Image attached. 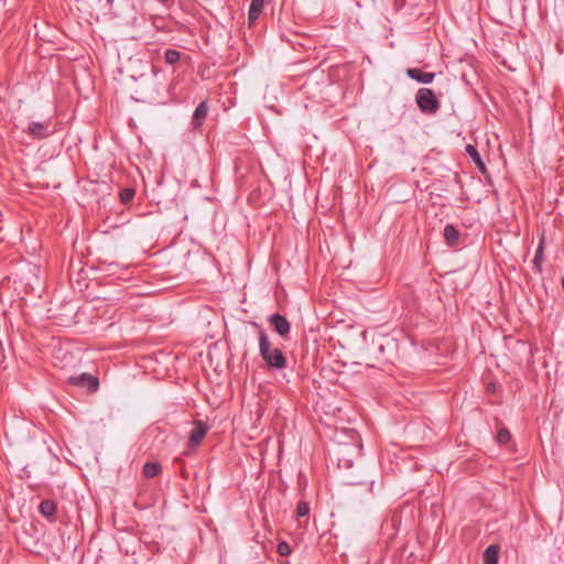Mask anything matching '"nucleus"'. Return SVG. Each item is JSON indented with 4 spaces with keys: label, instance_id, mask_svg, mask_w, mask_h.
<instances>
[{
    "label": "nucleus",
    "instance_id": "obj_1",
    "mask_svg": "<svg viewBox=\"0 0 564 564\" xmlns=\"http://www.w3.org/2000/svg\"><path fill=\"white\" fill-rule=\"evenodd\" d=\"M159 72L160 69L152 65L150 75L142 74L140 76L133 89L135 100L141 102H153L158 100L161 87L156 78Z\"/></svg>",
    "mask_w": 564,
    "mask_h": 564
},
{
    "label": "nucleus",
    "instance_id": "obj_2",
    "mask_svg": "<svg viewBox=\"0 0 564 564\" xmlns=\"http://www.w3.org/2000/svg\"><path fill=\"white\" fill-rule=\"evenodd\" d=\"M253 325L258 328L259 352L262 359L270 368L284 369L286 367V358L282 350L278 347H272L268 334L260 325L257 323Z\"/></svg>",
    "mask_w": 564,
    "mask_h": 564
},
{
    "label": "nucleus",
    "instance_id": "obj_3",
    "mask_svg": "<svg viewBox=\"0 0 564 564\" xmlns=\"http://www.w3.org/2000/svg\"><path fill=\"white\" fill-rule=\"evenodd\" d=\"M419 109L427 115L436 113L441 107L434 91L430 88H420L415 96Z\"/></svg>",
    "mask_w": 564,
    "mask_h": 564
},
{
    "label": "nucleus",
    "instance_id": "obj_4",
    "mask_svg": "<svg viewBox=\"0 0 564 564\" xmlns=\"http://www.w3.org/2000/svg\"><path fill=\"white\" fill-rule=\"evenodd\" d=\"M68 381L73 386L85 388L88 392H96L99 387L98 378L87 372L72 376Z\"/></svg>",
    "mask_w": 564,
    "mask_h": 564
},
{
    "label": "nucleus",
    "instance_id": "obj_5",
    "mask_svg": "<svg viewBox=\"0 0 564 564\" xmlns=\"http://www.w3.org/2000/svg\"><path fill=\"white\" fill-rule=\"evenodd\" d=\"M54 129L52 127L51 121L44 122H31L26 129V133L31 135L33 139H44L48 135L53 134Z\"/></svg>",
    "mask_w": 564,
    "mask_h": 564
},
{
    "label": "nucleus",
    "instance_id": "obj_6",
    "mask_svg": "<svg viewBox=\"0 0 564 564\" xmlns=\"http://www.w3.org/2000/svg\"><path fill=\"white\" fill-rule=\"evenodd\" d=\"M268 322L270 326L279 334L282 338H286L291 330L290 322L281 314L275 313L269 316Z\"/></svg>",
    "mask_w": 564,
    "mask_h": 564
},
{
    "label": "nucleus",
    "instance_id": "obj_7",
    "mask_svg": "<svg viewBox=\"0 0 564 564\" xmlns=\"http://www.w3.org/2000/svg\"><path fill=\"white\" fill-rule=\"evenodd\" d=\"M208 430H209V426L205 422H203L200 420L195 421L194 427L189 434V445L192 447H197L203 442Z\"/></svg>",
    "mask_w": 564,
    "mask_h": 564
},
{
    "label": "nucleus",
    "instance_id": "obj_8",
    "mask_svg": "<svg viewBox=\"0 0 564 564\" xmlns=\"http://www.w3.org/2000/svg\"><path fill=\"white\" fill-rule=\"evenodd\" d=\"M406 75L421 84H430L435 78V73L423 72L420 68H408Z\"/></svg>",
    "mask_w": 564,
    "mask_h": 564
},
{
    "label": "nucleus",
    "instance_id": "obj_9",
    "mask_svg": "<svg viewBox=\"0 0 564 564\" xmlns=\"http://www.w3.org/2000/svg\"><path fill=\"white\" fill-rule=\"evenodd\" d=\"M207 113H208V106H207V102L206 101H202L197 107L196 109L194 110V113H193V127L195 129H198L202 127L205 118L207 117Z\"/></svg>",
    "mask_w": 564,
    "mask_h": 564
},
{
    "label": "nucleus",
    "instance_id": "obj_10",
    "mask_svg": "<svg viewBox=\"0 0 564 564\" xmlns=\"http://www.w3.org/2000/svg\"><path fill=\"white\" fill-rule=\"evenodd\" d=\"M267 0H251L248 13V22L251 26L260 17Z\"/></svg>",
    "mask_w": 564,
    "mask_h": 564
},
{
    "label": "nucleus",
    "instance_id": "obj_11",
    "mask_svg": "<svg viewBox=\"0 0 564 564\" xmlns=\"http://www.w3.org/2000/svg\"><path fill=\"white\" fill-rule=\"evenodd\" d=\"M57 506L53 500H43L39 506V512L48 520H53Z\"/></svg>",
    "mask_w": 564,
    "mask_h": 564
},
{
    "label": "nucleus",
    "instance_id": "obj_12",
    "mask_svg": "<svg viewBox=\"0 0 564 564\" xmlns=\"http://www.w3.org/2000/svg\"><path fill=\"white\" fill-rule=\"evenodd\" d=\"M446 243L451 247L455 246L459 239V232L453 225H446L443 232Z\"/></svg>",
    "mask_w": 564,
    "mask_h": 564
},
{
    "label": "nucleus",
    "instance_id": "obj_13",
    "mask_svg": "<svg viewBox=\"0 0 564 564\" xmlns=\"http://www.w3.org/2000/svg\"><path fill=\"white\" fill-rule=\"evenodd\" d=\"M465 150H466V153L471 158L473 162L476 164L478 170L480 172H485V170H486L485 163L482 162L481 156H480L478 150L476 149V147L473 144H467Z\"/></svg>",
    "mask_w": 564,
    "mask_h": 564
},
{
    "label": "nucleus",
    "instance_id": "obj_14",
    "mask_svg": "<svg viewBox=\"0 0 564 564\" xmlns=\"http://www.w3.org/2000/svg\"><path fill=\"white\" fill-rule=\"evenodd\" d=\"M499 547L496 545H489L482 556L484 564H498Z\"/></svg>",
    "mask_w": 564,
    "mask_h": 564
},
{
    "label": "nucleus",
    "instance_id": "obj_15",
    "mask_svg": "<svg viewBox=\"0 0 564 564\" xmlns=\"http://www.w3.org/2000/svg\"><path fill=\"white\" fill-rule=\"evenodd\" d=\"M162 466L160 463L156 462H149L143 465V475L147 478H153L161 474Z\"/></svg>",
    "mask_w": 564,
    "mask_h": 564
},
{
    "label": "nucleus",
    "instance_id": "obj_16",
    "mask_svg": "<svg viewBox=\"0 0 564 564\" xmlns=\"http://www.w3.org/2000/svg\"><path fill=\"white\" fill-rule=\"evenodd\" d=\"M165 63L174 65L181 59V53L176 50L169 48L164 53Z\"/></svg>",
    "mask_w": 564,
    "mask_h": 564
},
{
    "label": "nucleus",
    "instance_id": "obj_17",
    "mask_svg": "<svg viewBox=\"0 0 564 564\" xmlns=\"http://www.w3.org/2000/svg\"><path fill=\"white\" fill-rule=\"evenodd\" d=\"M135 191L133 188H123L120 192V200L122 204H128L133 199Z\"/></svg>",
    "mask_w": 564,
    "mask_h": 564
},
{
    "label": "nucleus",
    "instance_id": "obj_18",
    "mask_svg": "<svg viewBox=\"0 0 564 564\" xmlns=\"http://www.w3.org/2000/svg\"><path fill=\"white\" fill-rule=\"evenodd\" d=\"M510 438H511V435H510V432H509V430L507 427H501L498 431L497 442L500 445H505V444L509 443Z\"/></svg>",
    "mask_w": 564,
    "mask_h": 564
},
{
    "label": "nucleus",
    "instance_id": "obj_19",
    "mask_svg": "<svg viewBox=\"0 0 564 564\" xmlns=\"http://www.w3.org/2000/svg\"><path fill=\"white\" fill-rule=\"evenodd\" d=\"M310 513V505L306 501H300L296 506V516L299 518H303L308 516Z\"/></svg>",
    "mask_w": 564,
    "mask_h": 564
},
{
    "label": "nucleus",
    "instance_id": "obj_20",
    "mask_svg": "<svg viewBox=\"0 0 564 564\" xmlns=\"http://www.w3.org/2000/svg\"><path fill=\"white\" fill-rule=\"evenodd\" d=\"M542 259H543V240L540 242V245L535 251L534 259H533V263L538 268V270H541Z\"/></svg>",
    "mask_w": 564,
    "mask_h": 564
},
{
    "label": "nucleus",
    "instance_id": "obj_21",
    "mask_svg": "<svg viewBox=\"0 0 564 564\" xmlns=\"http://www.w3.org/2000/svg\"><path fill=\"white\" fill-rule=\"evenodd\" d=\"M278 552L281 556H288L291 553V546L286 542H280L278 544Z\"/></svg>",
    "mask_w": 564,
    "mask_h": 564
},
{
    "label": "nucleus",
    "instance_id": "obj_22",
    "mask_svg": "<svg viewBox=\"0 0 564 564\" xmlns=\"http://www.w3.org/2000/svg\"><path fill=\"white\" fill-rule=\"evenodd\" d=\"M107 3L111 6L113 3V0H107Z\"/></svg>",
    "mask_w": 564,
    "mask_h": 564
},
{
    "label": "nucleus",
    "instance_id": "obj_23",
    "mask_svg": "<svg viewBox=\"0 0 564 564\" xmlns=\"http://www.w3.org/2000/svg\"><path fill=\"white\" fill-rule=\"evenodd\" d=\"M561 283H562V288H563V291H564V278L562 279Z\"/></svg>",
    "mask_w": 564,
    "mask_h": 564
},
{
    "label": "nucleus",
    "instance_id": "obj_24",
    "mask_svg": "<svg viewBox=\"0 0 564 564\" xmlns=\"http://www.w3.org/2000/svg\"><path fill=\"white\" fill-rule=\"evenodd\" d=\"M379 349H380L381 351H383V345H380V346H379Z\"/></svg>",
    "mask_w": 564,
    "mask_h": 564
},
{
    "label": "nucleus",
    "instance_id": "obj_25",
    "mask_svg": "<svg viewBox=\"0 0 564 564\" xmlns=\"http://www.w3.org/2000/svg\"><path fill=\"white\" fill-rule=\"evenodd\" d=\"M351 465L349 464V460H347L346 463V467H350Z\"/></svg>",
    "mask_w": 564,
    "mask_h": 564
},
{
    "label": "nucleus",
    "instance_id": "obj_26",
    "mask_svg": "<svg viewBox=\"0 0 564 564\" xmlns=\"http://www.w3.org/2000/svg\"><path fill=\"white\" fill-rule=\"evenodd\" d=\"M160 2H166L167 0H159Z\"/></svg>",
    "mask_w": 564,
    "mask_h": 564
}]
</instances>
